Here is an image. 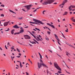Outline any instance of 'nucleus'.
I'll list each match as a JSON object with an SVG mask.
<instances>
[{
    "instance_id": "f257e3e1",
    "label": "nucleus",
    "mask_w": 75,
    "mask_h": 75,
    "mask_svg": "<svg viewBox=\"0 0 75 75\" xmlns=\"http://www.w3.org/2000/svg\"><path fill=\"white\" fill-rule=\"evenodd\" d=\"M55 0H47V1H44L43 3H42V4L44 5V4H51L53 2H54Z\"/></svg>"
},
{
    "instance_id": "f03ea898",
    "label": "nucleus",
    "mask_w": 75,
    "mask_h": 75,
    "mask_svg": "<svg viewBox=\"0 0 75 75\" xmlns=\"http://www.w3.org/2000/svg\"><path fill=\"white\" fill-rule=\"evenodd\" d=\"M54 66L57 69L59 70V71H61V69L60 68V67H59L57 64V63L55 62L54 63Z\"/></svg>"
},
{
    "instance_id": "7ed1b4c3",
    "label": "nucleus",
    "mask_w": 75,
    "mask_h": 75,
    "mask_svg": "<svg viewBox=\"0 0 75 75\" xmlns=\"http://www.w3.org/2000/svg\"><path fill=\"white\" fill-rule=\"evenodd\" d=\"M33 20L34 21V22H35L36 23H40V24H44V23H42V22L38 20H37L35 19H33Z\"/></svg>"
},
{
    "instance_id": "20e7f679",
    "label": "nucleus",
    "mask_w": 75,
    "mask_h": 75,
    "mask_svg": "<svg viewBox=\"0 0 75 75\" xmlns=\"http://www.w3.org/2000/svg\"><path fill=\"white\" fill-rule=\"evenodd\" d=\"M31 6H33V5H26L25 6V7L26 8H27L28 10H30Z\"/></svg>"
},
{
    "instance_id": "39448f33",
    "label": "nucleus",
    "mask_w": 75,
    "mask_h": 75,
    "mask_svg": "<svg viewBox=\"0 0 75 75\" xmlns=\"http://www.w3.org/2000/svg\"><path fill=\"white\" fill-rule=\"evenodd\" d=\"M24 37H25V39H30L31 38L28 35H24Z\"/></svg>"
},
{
    "instance_id": "423d86ee",
    "label": "nucleus",
    "mask_w": 75,
    "mask_h": 75,
    "mask_svg": "<svg viewBox=\"0 0 75 75\" xmlns=\"http://www.w3.org/2000/svg\"><path fill=\"white\" fill-rule=\"evenodd\" d=\"M47 25H49V26L51 27H52L53 28H55V27L54 26V25L50 24L49 23H47Z\"/></svg>"
},
{
    "instance_id": "0eeeda50",
    "label": "nucleus",
    "mask_w": 75,
    "mask_h": 75,
    "mask_svg": "<svg viewBox=\"0 0 75 75\" xmlns=\"http://www.w3.org/2000/svg\"><path fill=\"white\" fill-rule=\"evenodd\" d=\"M38 68L39 69H40V68L41 67V66H42V64H41V63H39V62H38Z\"/></svg>"
},
{
    "instance_id": "6e6552de",
    "label": "nucleus",
    "mask_w": 75,
    "mask_h": 75,
    "mask_svg": "<svg viewBox=\"0 0 75 75\" xmlns=\"http://www.w3.org/2000/svg\"><path fill=\"white\" fill-rule=\"evenodd\" d=\"M42 65L44 67H45L47 68H48V67L47 65H45L44 63H42Z\"/></svg>"
},
{
    "instance_id": "1a4fd4ad",
    "label": "nucleus",
    "mask_w": 75,
    "mask_h": 75,
    "mask_svg": "<svg viewBox=\"0 0 75 75\" xmlns=\"http://www.w3.org/2000/svg\"><path fill=\"white\" fill-rule=\"evenodd\" d=\"M9 23V21L5 23L4 24V26H7V25H8V23Z\"/></svg>"
},
{
    "instance_id": "9d476101",
    "label": "nucleus",
    "mask_w": 75,
    "mask_h": 75,
    "mask_svg": "<svg viewBox=\"0 0 75 75\" xmlns=\"http://www.w3.org/2000/svg\"><path fill=\"white\" fill-rule=\"evenodd\" d=\"M67 1H68V0H64V1H63V2L62 4L63 5H64V4H65V3H67V2H68Z\"/></svg>"
},
{
    "instance_id": "9b49d317",
    "label": "nucleus",
    "mask_w": 75,
    "mask_h": 75,
    "mask_svg": "<svg viewBox=\"0 0 75 75\" xmlns=\"http://www.w3.org/2000/svg\"><path fill=\"white\" fill-rule=\"evenodd\" d=\"M13 28H18L20 27L18 26L17 25H16L14 26H13Z\"/></svg>"
},
{
    "instance_id": "f8f14e48",
    "label": "nucleus",
    "mask_w": 75,
    "mask_h": 75,
    "mask_svg": "<svg viewBox=\"0 0 75 75\" xmlns=\"http://www.w3.org/2000/svg\"><path fill=\"white\" fill-rule=\"evenodd\" d=\"M67 14H68V12L66 11L64 12V13L63 15V16H65V15H67Z\"/></svg>"
},
{
    "instance_id": "ddd939ff",
    "label": "nucleus",
    "mask_w": 75,
    "mask_h": 75,
    "mask_svg": "<svg viewBox=\"0 0 75 75\" xmlns=\"http://www.w3.org/2000/svg\"><path fill=\"white\" fill-rule=\"evenodd\" d=\"M19 32L20 33H24V30L23 29L21 30Z\"/></svg>"
},
{
    "instance_id": "4468645a",
    "label": "nucleus",
    "mask_w": 75,
    "mask_h": 75,
    "mask_svg": "<svg viewBox=\"0 0 75 75\" xmlns=\"http://www.w3.org/2000/svg\"><path fill=\"white\" fill-rule=\"evenodd\" d=\"M37 8L35 10H34L33 11V13H35V12L36 11H37V9H39V8Z\"/></svg>"
},
{
    "instance_id": "2eb2a0df",
    "label": "nucleus",
    "mask_w": 75,
    "mask_h": 75,
    "mask_svg": "<svg viewBox=\"0 0 75 75\" xmlns=\"http://www.w3.org/2000/svg\"><path fill=\"white\" fill-rule=\"evenodd\" d=\"M14 29H13L11 31V33L12 34H14Z\"/></svg>"
},
{
    "instance_id": "dca6fc26",
    "label": "nucleus",
    "mask_w": 75,
    "mask_h": 75,
    "mask_svg": "<svg viewBox=\"0 0 75 75\" xmlns=\"http://www.w3.org/2000/svg\"><path fill=\"white\" fill-rule=\"evenodd\" d=\"M71 6H70L69 7V11H71L72 10V8H71Z\"/></svg>"
},
{
    "instance_id": "f3484780",
    "label": "nucleus",
    "mask_w": 75,
    "mask_h": 75,
    "mask_svg": "<svg viewBox=\"0 0 75 75\" xmlns=\"http://www.w3.org/2000/svg\"><path fill=\"white\" fill-rule=\"evenodd\" d=\"M64 6V5H63L62 4H62L60 5L59 6L60 7H61V8H63V7H64V6Z\"/></svg>"
},
{
    "instance_id": "a211bd4d",
    "label": "nucleus",
    "mask_w": 75,
    "mask_h": 75,
    "mask_svg": "<svg viewBox=\"0 0 75 75\" xmlns=\"http://www.w3.org/2000/svg\"><path fill=\"white\" fill-rule=\"evenodd\" d=\"M9 11H10V12H11V13H14V14H16V13L14 12V11H13L9 9Z\"/></svg>"
},
{
    "instance_id": "6ab92c4d",
    "label": "nucleus",
    "mask_w": 75,
    "mask_h": 75,
    "mask_svg": "<svg viewBox=\"0 0 75 75\" xmlns=\"http://www.w3.org/2000/svg\"><path fill=\"white\" fill-rule=\"evenodd\" d=\"M56 38L57 41H59V42L60 41V40H59V39L58 38V36H57L55 38Z\"/></svg>"
},
{
    "instance_id": "aec40b11",
    "label": "nucleus",
    "mask_w": 75,
    "mask_h": 75,
    "mask_svg": "<svg viewBox=\"0 0 75 75\" xmlns=\"http://www.w3.org/2000/svg\"><path fill=\"white\" fill-rule=\"evenodd\" d=\"M20 68H22V67H23V65H22V64H21V62H20Z\"/></svg>"
},
{
    "instance_id": "412c9836",
    "label": "nucleus",
    "mask_w": 75,
    "mask_h": 75,
    "mask_svg": "<svg viewBox=\"0 0 75 75\" xmlns=\"http://www.w3.org/2000/svg\"><path fill=\"white\" fill-rule=\"evenodd\" d=\"M10 30V29L8 28H7V30H6L5 31H8Z\"/></svg>"
},
{
    "instance_id": "4be33fe9",
    "label": "nucleus",
    "mask_w": 75,
    "mask_h": 75,
    "mask_svg": "<svg viewBox=\"0 0 75 75\" xmlns=\"http://www.w3.org/2000/svg\"><path fill=\"white\" fill-rule=\"evenodd\" d=\"M16 50H17L18 52H20V50H19V49H18V48H16Z\"/></svg>"
},
{
    "instance_id": "5701e85b",
    "label": "nucleus",
    "mask_w": 75,
    "mask_h": 75,
    "mask_svg": "<svg viewBox=\"0 0 75 75\" xmlns=\"http://www.w3.org/2000/svg\"><path fill=\"white\" fill-rule=\"evenodd\" d=\"M61 34H62V35H63V37H64V38H65V39H66V38H65V37L64 35V34H63V33H61Z\"/></svg>"
},
{
    "instance_id": "b1692460",
    "label": "nucleus",
    "mask_w": 75,
    "mask_h": 75,
    "mask_svg": "<svg viewBox=\"0 0 75 75\" xmlns=\"http://www.w3.org/2000/svg\"><path fill=\"white\" fill-rule=\"evenodd\" d=\"M74 18V17H73L72 18H71L70 19L72 21V20H73Z\"/></svg>"
},
{
    "instance_id": "393cba45",
    "label": "nucleus",
    "mask_w": 75,
    "mask_h": 75,
    "mask_svg": "<svg viewBox=\"0 0 75 75\" xmlns=\"http://www.w3.org/2000/svg\"><path fill=\"white\" fill-rule=\"evenodd\" d=\"M35 28V29H36V30H38V31H40V29H38V28Z\"/></svg>"
},
{
    "instance_id": "a878e982",
    "label": "nucleus",
    "mask_w": 75,
    "mask_h": 75,
    "mask_svg": "<svg viewBox=\"0 0 75 75\" xmlns=\"http://www.w3.org/2000/svg\"><path fill=\"white\" fill-rule=\"evenodd\" d=\"M26 25H25L24 27V28H28V26L26 27Z\"/></svg>"
},
{
    "instance_id": "bb28decb",
    "label": "nucleus",
    "mask_w": 75,
    "mask_h": 75,
    "mask_svg": "<svg viewBox=\"0 0 75 75\" xmlns=\"http://www.w3.org/2000/svg\"><path fill=\"white\" fill-rule=\"evenodd\" d=\"M67 30H65V31L67 32V33H68V29L67 28L66 29Z\"/></svg>"
},
{
    "instance_id": "cd10ccee",
    "label": "nucleus",
    "mask_w": 75,
    "mask_h": 75,
    "mask_svg": "<svg viewBox=\"0 0 75 75\" xmlns=\"http://www.w3.org/2000/svg\"><path fill=\"white\" fill-rule=\"evenodd\" d=\"M71 7H72V8H75V5H71Z\"/></svg>"
},
{
    "instance_id": "c85d7f7f",
    "label": "nucleus",
    "mask_w": 75,
    "mask_h": 75,
    "mask_svg": "<svg viewBox=\"0 0 75 75\" xmlns=\"http://www.w3.org/2000/svg\"><path fill=\"white\" fill-rule=\"evenodd\" d=\"M44 12H46V11H44L42 12V14H43L44 15L45 14V13H44Z\"/></svg>"
},
{
    "instance_id": "c756f323",
    "label": "nucleus",
    "mask_w": 75,
    "mask_h": 75,
    "mask_svg": "<svg viewBox=\"0 0 75 75\" xmlns=\"http://www.w3.org/2000/svg\"><path fill=\"white\" fill-rule=\"evenodd\" d=\"M40 62H42V63H43V61H42V60L41 59H40Z\"/></svg>"
},
{
    "instance_id": "7c9ffc66",
    "label": "nucleus",
    "mask_w": 75,
    "mask_h": 75,
    "mask_svg": "<svg viewBox=\"0 0 75 75\" xmlns=\"http://www.w3.org/2000/svg\"><path fill=\"white\" fill-rule=\"evenodd\" d=\"M47 33H48V34L49 35L50 34H51V32H50V31H47Z\"/></svg>"
},
{
    "instance_id": "2f4dec72",
    "label": "nucleus",
    "mask_w": 75,
    "mask_h": 75,
    "mask_svg": "<svg viewBox=\"0 0 75 75\" xmlns=\"http://www.w3.org/2000/svg\"><path fill=\"white\" fill-rule=\"evenodd\" d=\"M1 17H4V14H1Z\"/></svg>"
},
{
    "instance_id": "473e14b6",
    "label": "nucleus",
    "mask_w": 75,
    "mask_h": 75,
    "mask_svg": "<svg viewBox=\"0 0 75 75\" xmlns=\"http://www.w3.org/2000/svg\"><path fill=\"white\" fill-rule=\"evenodd\" d=\"M33 37H34V38H35V39H37V38H36V37H35V36L34 35H33Z\"/></svg>"
},
{
    "instance_id": "72a5a7b5",
    "label": "nucleus",
    "mask_w": 75,
    "mask_h": 75,
    "mask_svg": "<svg viewBox=\"0 0 75 75\" xmlns=\"http://www.w3.org/2000/svg\"><path fill=\"white\" fill-rule=\"evenodd\" d=\"M47 74H48L49 73V71H48V70L47 69Z\"/></svg>"
},
{
    "instance_id": "f704fd0d",
    "label": "nucleus",
    "mask_w": 75,
    "mask_h": 75,
    "mask_svg": "<svg viewBox=\"0 0 75 75\" xmlns=\"http://www.w3.org/2000/svg\"><path fill=\"white\" fill-rule=\"evenodd\" d=\"M57 54V55L58 56H59V57H60V58H61V56H60V55H59V54Z\"/></svg>"
},
{
    "instance_id": "c9c22d12",
    "label": "nucleus",
    "mask_w": 75,
    "mask_h": 75,
    "mask_svg": "<svg viewBox=\"0 0 75 75\" xmlns=\"http://www.w3.org/2000/svg\"><path fill=\"white\" fill-rule=\"evenodd\" d=\"M71 47H72V48H74V49H75V47H74V46L71 45Z\"/></svg>"
},
{
    "instance_id": "e433bc0d",
    "label": "nucleus",
    "mask_w": 75,
    "mask_h": 75,
    "mask_svg": "<svg viewBox=\"0 0 75 75\" xmlns=\"http://www.w3.org/2000/svg\"><path fill=\"white\" fill-rule=\"evenodd\" d=\"M1 7H4L5 6H4V5H1Z\"/></svg>"
},
{
    "instance_id": "4c0bfd02",
    "label": "nucleus",
    "mask_w": 75,
    "mask_h": 75,
    "mask_svg": "<svg viewBox=\"0 0 75 75\" xmlns=\"http://www.w3.org/2000/svg\"><path fill=\"white\" fill-rule=\"evenodd\" d=\"M66 54H68L69 55H70V54L67 52H66Z\"/></svg>"
},
{
    "instance_id": "58836bf2",
    "label": "nucleus",
    "mask_w": 75,
    "mask_h": 75,
    "mask_svg": "<svg viewBox=\"0 0 75 75\" xmlns=\"http://www.w3.org/2000/svg\"><path fill=\"white\" fill-rule=\"evenodd\" d=\"M46 38H46V40H47V41H48V40L49 39H48V38H47V36H46Z\"/></svg>"
},
{
    "instance_id": "ea45409f",
    "label": "nucleus",
    "mask_w": 75,
    "mask_h": 75,
    "mask_svg": "<svg viewBox=\"0 0 75 75\" xmlns=\"http://www.w3.org/2000/svg\"><path fill=\"white\" fill-rule=\"evenodd\" d=\"M40 57L41 59H42V56L41 55H40Z\"/></svg>"
},
{
    "instance_id": "a19ab883",
    "label": "nucleus",
    "mask_w": 75,
    "mask_h": 75,
    "mask_svg": "<svg viewBox=\"0 0 75 75\" xmlns=\"http://www.w3.org/2000/svg\"><path fill=\"white\" fill-rule=\"evenodd\" d=\"M22 19H23V17L18 18V19H19V20H22Z\"/></svg>"
},
{
    "instance_id": "79ce46f5",
    "label": "nucleus",
    "mask_w": 75,
    "mask_h": 75,
    "mask_svg": "<svg viewBox=\"0 0 75 75\" xmlns=\"http://www.w3.org/2000/svg\"><path fill=\"white\" fill-rule=\"evenodd\" d=\"M59 74H61V71H58V72Z\"/></svg>"
},
{
    "instance_id": "37998d69",
    "label": "nucleus",
    "mask_w": 75,
    "mask_h": 75,
    "mask_svg": "<svg viewBox=\"0 0 75 75\" xmlns=\"http://www.w3.org/2000/svg\"><path fill=\"white\" fill-rule=\"evenodd\" d=\"M57 42L58 44H59V45H61V44H60V43H59V41H57Z\"/></svg>"
},
{
    "instance_id": "c03bdc74",
    "label": "nucleus",
    "mask_w": 75,
    "mask_h": 75,
    "mask_svg": "<svg viewBox=\"0 0 75 75\" xmlns=\"http://www.w3.org/2000/svg\"><path fill=\"white\" fill-rule=\"evenodd\" d=\"M5 48H6V50H7V46H6V45H5Z\"/></svg>"
},
{
    "instance_id": "a18cd8bd",
    "label": "nucleus",
    "mask_w": 75,
    "mask_h": 75,
    "mask_svg": "<svg viewBox=\"0 0 75 75\" xmlns=\"http://www.w3.org/2000/svg\"><path fill=\"white\" fill-rule=\"evenodd\" d=\"M66 72L67 73V74H71L70 73H69V72H68L67 71H66Z\"/></svg>"
},
{
    "instance_id": "49530a36",
    "label": "nucleus",
    "mask_w": 75,
    "mask_h": 75,
    "mask_svg": "<svg viewBox=\"0 0 75 75\" xmlns=\"http://www.w3.org/2000/svg\"><path fill=\"white\" fill-rule=\"evenodd\" d=\"M16 57H17V58H19L20 57V56H16Z\"/></svg>"
},
{
    "instance_id": "de8ad7c7",
    "label": "nucleus",
    "mask_w": 75,
    "mask_h": 75,
    "mask_svg": "<svg viewBox=\"0 0 75 75\" xmlns=\"http://www.w3.org/2000/svg\"><path fill=\"white\" fill-rule=\"evenodd\" d=\"M54 35L55 38L57 37V35H56V34H54Z\"/></svg>"
},
{
    "instance_id": "09e8293b",
    "label": "nucleus",
    "mask_w": 75,
    "mask_h": 75,
    "mask_svg": "<svg viewBox=\"0 0 75 75\" xmlns=\"http://www.w3.org/2000/svg\"><path fill=\"white\" fill-rule=\"evenodd\" d=\"M18 55H20V56H21V54L19 53H18Z\"/></svg>"
},
{
    "instance_id": "8fccbe9b",
    "label": "nucleus",
    "mask_w": 75,
    "mask_h": 75,
    "mask_svg": "<svg viewBox=\"0 0 75 75\" xmlns=\"http://www.w3.org/2000/svg\"><path fill=\"white\" fill-rule=\"evenodd\" d=\"M30 34H31V35H32V36H33V35H33V33H31V32H30Z\"/></svg>"
},
{
    "instance_id": "3c124183",
    "label": "nucleus",
    "mask_w": 75,
    "mask_h": 75,
    "mask_svg": "<svg viewBox=\"0 0 75 75\" xmlns=\"http://www.w3.org/2000/svg\"><path fill=\"white\" fill-rule=\"evenodd\" d=\"M72 21H73V22H74V23H75V19L72 20Z\"/></svg>"
},
{
    "instance_id": "603ef678",
    "label": "nucleus",
    "mask_w": 75,
    "mask_h": 75,
    "mask_svg": "<svg viewBox=\"0 0 75 75\" xmlns=\"http://www.w3.org/2000/svg\"><path fill=\"white\" fill-rule=\"evenodd\" d=\"M22 10L23 11H25V12L26 11L25 10H24V9H22Z\"/></svg>"
},
{
    "instance_id": "864d4df0",
    "label": "nucleus",
    "mask_w": 75,
    "mask_h": 75,
    "mask_svg": "<svg viewBox=\"0 0 75 75\" xmlns=\"http://www.w3.org/2000/svg\"><path fill=\"white\" fill-rule=\"evenodd\" d=\"M59 47V49H60V51H62V49H61V48L60 47Z\"/></svg>"
},
{
    "instance_id": "5fc2aeb1",
    "label": "nucleus",
    "mask_w": 75,
    "mask_h": 75,
    "mask_svg": "<svg viewBox=\"0 0 75 75\" xmlns=\"http://www.w3.org/2000/svg\"><path fill=\"white\" fill-rule=\"evenodd\" d=\"M11 48L12 49V50H14V47H11Z\"/></svg>"
},
{
    "instance_id": "6e6d98bb",
    "label": "nucleus",
    "mask_w": 75,
    "mask_h": 75,
    "mask_svg": "<svg viewBox=\"0 0 75 75\" xmlns=\"http://www.w3.org/2000/svg\"><path fill=\"white\" fill-rule=\"evenodd\" d=\"M48 50L50 51V52H51L52 53V51L50 50Z\"/></svg>"
},
{
    "instance_id": "4d7b16f0",
    "label": "nucleus",
    "mask_w": 75,
    "mask_h": 75,
    "mask_svg": "<svg viewBox=\"0 0 75 75\" xmlns=\"http://www.w3.org/2000/svg\"><path fill=\"white\" fill-rule=\"evenodd\" d=\"M30 24H33V22H30Z\"/></svg>"
},
{
    "instance_id": "13d9d810",
    "label": "nucleus",
    "mask_w": 75,
    "mask_h": 75,
    "mask_svg": "<svg viewBox=\"0 0 75 75\" xmlns=\"http://www.w3.org/2000/svg\"><path fill=\"white\" fill-rule=\"evenodd\" d=\"M44 0H41L40 1V3H42V1H43Z\"/></svg>"
},
{
    "instance_id": "bf43d9fd",
    "label": "nucleus",
    "mask_w": 75,
    "mask_h": 75,
    "mask_svg": "<svg viewBox=\"0 0 75 75\" xmlns=\"http://www.w3.org/2000/svg\"><path fill=\"white\" fill-rule=\"evenodd\" d=\"M45 57L47 58V59H48V57H47V55H46Z\"/></svg>"
},
{
    "instance_id": "052dcab7",
    "label": "nucleus",
    "mask_w": 75,
    "mask_h": 75,
    "mask_svg": "<svg viewBox=\"0 0 75 75\" xmlns=\"http://www.w3.org/2000/svg\"><path fill=\"white\" fill-rule=\"evenodd\" d=\"M26 73L27 75H29V74H28V73L27 72H26Z\"/></svg>"
},
{
    "instance_id": "680f3d73",
    "label": "nucleus",
    "mask_w": 75,
    "mask_h": 75,
    "mask_svg": "<svg viewBox=\"0 0 75 75\" xmlns=\"http://www.w3.org/2000/svg\"><path fill=\"white\" fill-rule=\"evenodd\" d=\"M33 42V43L35 44H36V43L35 42Z\"/></svg>"
},
{
    "instance_id": "e2e57ef3",
    "label": "nucleus",
    "mask_w": 75,
    "mask_h": 75,
    "mask_svg": "<svg viewBox=\"0 0 75 75\" xmlns=\"http://www.w3.org/2000/svg\"><path fill=\"white\" fill-rule=\"evenodd\" d=\"M47 29H49V31H51V30H50V29L49 28H47Z\"/></svg>"
},
{
    "instance_id": "0e129e2a",
    "label": "nucleus",
    "mask_w": 75,
    "mask_h": 75,
    "mask_svg": "<svg viewBox=\"0 0 75 75\" xmlns=\"http://www.w3.org/2000/svg\"><path fill=\"white\" fill-rule=\"evenodd\" d=\"M20 32H19L17 33V34H20Z\"/></svg>"
},
{
    "instance_id": "69168bd1",
    "label": "nucleus",
    "mask_w": 75,
    "mask_h": 75,
    "mask_svg": "<svg viewBox=\"0 0 75 75\" xmlns=\"http://www.w3.org/2000/svg\"><path fill=\"white\" fill-rule=\"evenodd\" d=\"M66 67H67V68H68L69 69H70V68H69V67H68V65Z\"/></svg>"
},
{
    "instance_id": "338daca9",
    "label": "nucleus",
    "mask_w": 75,
    "mask_h": 75,
    "mask_svg": "<svg viewBox=\"0 0 75 75\" xmlns=\"http://www.w3.org/2000/svg\"><path fill=\"white\" fill-rule=\"evenodd\" d=\"M37 39H38V40H39L40 39V38H39V37H37Z\"/></svg>"
},
{
    "instance_id": "774afa93",
    "label": "nucleus",
    "mask_w": 75,
    "mask_h": 75,
    "mask_svg": "<svg viewBox=\"0 0 75 75\" xmlns=\"http://www.w3.org/2000/svg\"><path fill=\"white\" fill-rule=\"evenodd\" d=\"M29 45H30V47H32V45H31L30 44H29Z\"/></svg>"
}]
</instances>
